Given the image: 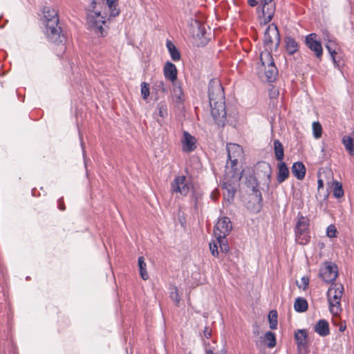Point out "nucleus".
I'll return each mask as SVG.
<instances>
[{
    "mask_svg": "<svg viewBox=\"0 0 354 354\" xmlns=\"http://www.w3.org/2000/svg\"><path fill=\"white\" fill-rule=\"evenodd\" d=\"M259 195H260V198H259V201H262V197H261V194H260Z\"/></svg>",
    "mask_w": 354,
    "mask_h": 354,
    "instance_id": "obj_57",
    "label": "nucleus"
},
{
    "mask_svg": "<svg viewBox=\"0 0 354 354\" xmlns=\"http://www.w3.org/2000/svg\"><path fill=\"white\" fill-rule=\"evenodd\" d=\"M337 230L335 225H330L327 227L326 234L330 238H334L337 236Z\"/></svg>",
    "mask_w": 354,
    "mask_h": 354,
    "instance_id": "obj_43",
    "label": "nucleus"
},
{
    "mask_svg": "<svg viewBox=\"0 0 354 354\" xmlns=\"http://www.w3.org/2000/svg\"><path fill=\"white\" fill-rule=\"evenodd\" d=\"M343 290L344 287L341 284L337 288L330 287L327 292L328 299H341Z\"/></svg>",
    "mask_w": 354,
    "mask_h": 354,
    "instance_id": "obj_24",
    "label": "nucleus"
},
{
    "mask_svg": "<svg viewBox=\"0 0 354 354\" xmlns=\"http://www.w3.org/2000/svg\"><path fill=\"white\" fill-rule=\"evenodd\" d=\"M330 57H331V59H332L333 63L334 64V66L335 68L339 69L341 66H342V63H341L339 59H337V55H333V56H332Z\"/></svg>",
    "mask_w": 354,
    "mask_h": 354,
    "instance_id": "obj_46",
    "label": "nucleus"
},
{
    "mask_svg": "<svg viewBox=\"0 0 354 354\" xmlns=\"http://www.w3.org/2000/svg\"><path fill=\"white\" fill-rule=\"evenodd\" d=\"M346 325H341V326H339V330H340L341 332L344 331V330H346Z\"/></svg>",
    "mask_w": 354,
    "mask_h": 354,
    "instance_id": "obj_54",
    "label": "nucleus"
},
{
    "mask_svg": "<svg viewBox=\"0 0 354 354\" xmlns=\"http://www.w3.org/2000/svg\"><path fill=\"white\" fill-rule=\"evenodd\" d=\"M269 95L271 99H276L279 95V91L276 89H271L269 92Z\"/></svg>",
    "mask_w": 354,
    "mask_h": 354,
    "instance_id": "obj_47",
    "label": "nucleus"
},
{
    "mask_svg": "<svg viewBox=\"0 0 354 354\" xmlns=\"http://www.w3.org/2000/svg\"><path fill=\"white\" fill-rule=\"evenodd\" d=\"M261 7V13L259 14V17L263 22H270L275 13L276 4L274 0H260Z\"/></svg>",
    "mask_w": 354,
    "mask_h": 354,
    "instance_id": "obj_11",
    "label": "nucleus"
},
{
    "mask_svg": "<svg viewBox=\"0 0 354 354\" xmlns=\"http://www.w3.org/2000/svg\"><path fill=\"white\" fill-rule=\"evenodd\" d=\"M342 142L350 156H354V136H344Z\"/></svg>",
    "mask_w": 354,
    "mask_h": 354,
    "instance_id": "obj_25",
    "label": "nucleus"
},
{
    "mask_svg": "<svg viewBox=\"0 0 354 354\" xmlns=\"http://www.w3.org/2000/svg\"><path fill=\"white\" fill-rule=\"evenodd\" d=\"M209 103L225 101V93L221 82L217 79L211 80L208 86Z\"/></svg>",
    "mask_w": 354,
    "mask_h": 354,
    "instance_id": "obj_6",
    "label": "nucleus"
},
{
    "mask_svg": "<svg viewBox=\"0 0 354 354\" xmlns=\"http://www.w3.org/2000/svg\"><path fill=\"white\" fill-rule=\"evenodd\" d=\"M232 230L230 219L227 216L221 218L216 223L214 229V234L217 239L225 238Z\"/></svg>",
    "mask_w": 354,
    "mask_h": 354,
    "instance_id": "obj_12",
    "label": "nucleus"
},
{
    "mask_svg": "<svg viewBox=\"0 0 354 354\" xmlns=\"http://www.w3.org/2000/svg\"><path fill=\"white\" fill-rule=\"evenodd\" d=\"M217 241L219 243L221 251L223 253L228 252L230 250V247L227 243L225 238H221L219 239H217Z\"/></svg>",
    "mask_w": 354,
    "mask_h": 354,
    "instance_id": "obj_40",
    "label": "nucleus"
},
{
    "mask_svg": "<svg viewBox=\"0 0 354 354\" xmlns=\"http://www.w3.org/2000/svg\"><path fill=\"white\" fill-rule=\"evenodd\" d=\"M308 304L306 299L303 297L296 298L294 303V309L297 313H304L308 310Z\"/></svg>",
    "mask_w": 354,
    "mask_h": 354,
    "instance_id": "obj_27",
    "label": "nucleus"
},
{
    "mask_svg": "<svg viewBox=\"0 0 354 354\" xmlns=\"http://www.w3.org/2000/svg\"><path fill=\"white\" fill-rule=\"evenodd\" d=\"M239 182V180H235L231 176L228 175L227 171H225L222 188L224 198L229 203L234 200L236 191V185Z\"/></svg>",
    "mask_w": 354,
    "mask_h": 354,
    "instance_id": "obj_8",
    "label": "nucleus"
},
{
    "mask_svg": "<svg viewBox=\"0 0 354 354\" xmlns=\"http://www.w3.org/2000/svg\"><path fill=\"white\" fill-rule=\"evenodd\" d=\"M41 20L46 22H59V17L57 10L50 6H45L42 9Z\"/></svg>",
    "mask_w": 354,
    "mask_h": 354,
    "instance_id": "obj_18",
    "label": "nucleus"
},
{
    "mask_svg": "<svg viewBox=\"0 0 354 354\" xmlns=\"http://www.w3.org/2000/svg\"><path fill=\"white\" fill-rule=\"evenodd\" d=\"M289 176V169L284 162L278 164L277 181L279 183L284 182Z\"/></svg>",
    "mask_w": 354,
    "mask_h": 354,
    "instance_id": "obj_22",
    "label": "nucleus"
},
{
    "mask_svg": "<svg viewBox=\"0 0 354 354\" xmlns=\"http://www.w3.org/2000/svg\"><path fill=\"white\" fill-rule=\"evenodd\" d=\"M141 94L142 98L145 100L147 99L150 94L149 85L146 82L141 84Z\"/></svg>",
    "mask_w": 354,
    "mask_h": 354,
    "instance_id": "obj_41",
    "label": "nucleus"
},
{
    "mask_svg": "<svg viewBox=\"0 0 354 354\" xmlns=\"http://www.w3.org/2000/svg\"><path fill=\"white\" fill-rule=\"evenodd\" d=\"M118 0H106V5L109 8V15L111 17L118 16L120 13V9L118 6Z\"/></svg>",
    "mask_w": 354,
    "mask_h": 354,
    "instance_id": "obj_31",
    "label": "nucleus"
},
{
    "mask_svg": "<svg viewBox=\"0 0 354 354\" xmlns=\"http://www.w3.org/2000/svg\"><path fill=\"white\" fill-rule=\"evenodd\" d=\"M211 114L216 124L224 127L226 122V110L225 101H218L216 103H209Z\"/></svg>",
    "mask_w": 354,
    "mask_h": 354,
    "instance_id": "obj_7",
    "label": "nucleus"
},
{
    "mask_svg": "<svg viewBox=\"0 0 354 354\" xmlns=\"http://www.w3.org/2000/svg\"><path fill=\"white\" fill-rule=\"evenodd\" d=\"M333 194L334 197L336 198H342L344 194L342 183L337 180H335L333 183Z\"/></svg>",
    "mask_w": 354,
    "mask_h": 354,
    "instance_id": "obj_34",
    "label": "nucleus"
},
{
    "mask_svg": "<svg viewBox=\"0 0 354 354\" xmlns=\"http://www.w3.org/2000/svg\"><path fill=\"white\" fill-rule=\"evenodd\" d=\"M79 137H80V145H81V147H82V149L83 156L85 157L86 151H85L84 143L83 142L82 134L80 133V131H79Z\"/></svg>",
    "mask_w": 354,
    "mask_h": 354,
    "instance_id": "obj_48",
    "label": "nucleus"
},
{
    "mask_svg": "<svg viewBox=\"0 0 354 354\" xmlns=\"http://www.w3.org/2000/svg\"><path fill=\"white\" fill-rule=\"evenodd\" d=\"M305 43L308 48L314 52L317 58L322 57L323 53L322 46L315 33H310L306 37Z\"/></svg>",
    "mask_w": 354,
    "mask_h": 354,
    "instance_id": "obj_14",
    "label": "nucleus"
},
{
    "mask_svg": "<svg viewBox=\"0 0 354 354\" xmlns=\"http://www.w3.org/2000/svg\"><path fill=\"white\" fill-rule=\"evenodd\" d=\"M268 319L270 323V328L274 330L277 327V312L276 310H271L268 315Z\"/></svg>",
    "mask_w": 354,
    "mask_h": 354,
    "instance_id": "obj_36",
    "label": "nucleus"
},
{
    "mask_svg": "<svg viewBox=\"0 0 354 354\" xmlns=\"http://www.w3.org/2000/svg\"><path fill=\"white\" fill-rule=\"evenodd\" d=\"M209 250L211 251V254H212V256L218 257V246H217V245L216 243H209Z\"/></svg>",
    "mask_w": 354,
    "mask_h": 354,
    "instance_id": "obj_45",
    "label": "nucleus"
},
{
    "mask_svg": "<svg viewBox=\"0 0 354 354\" xmlns=\"http://www.w3.org/2000/svg\"><path fill=\"white\" fill-rule=\"evenodd\" d=\"M227 151V161L225 171H227L235 180H240L242 177L243 169L241 163L243 159V148L234 143L227 144L226 146Z\"/></svg>",
    "mask_w": 354,
    "mask_h": 354,
    "instance_id": "obj_1",
    "label": "nucleus"
},
{
    "mask_svg": "<svg viewBox=\"0 0 354 354\" xmlns=\"http://www.w3.org/2000/svg\"><path fill=\"white\" fill-rule=\"evenodd\" d=\"M295 339L299 350L305 349L308 344V333L305 329H299L295 332Z\"/></svg>",
    "mask_w": 354,
    "mask_h": 354,
    "instance_id": "obj_19",
    "label": "nucleus"
},
{
    "mask_svg": "<svg viewBox=\"0 0 354 354\" xmlns=\"http://www.w3.org/2000/svg\"><path fill=\"white\" fill-rule=\"evenodd\" d=\"M309 220L299 214L295 227V240L300 245H306L310 240L309 235Z\"/></svg>",
    "mask_w": 354,
    "mask_h": 354,
    "instance_id": "obj_3",
    "label": "nucleus"
},
{
    "mask_svg": "<svg viewBox=\"0 0 354 354\" xmlns=\"http://www.w3.org/2000/svg\"><path fill=\"white\" fill-rule=\"evenodd\" d=\"M301 284H299L298 281L296 282L298 288H301L304 290H306L309 285V278L308 277L304 276L301 279Z\"/></svg>",
    "mask_w": 354,
    "mask_h": 354,
    "instance_id": "obj_42",
    "label": "nucleus"
},
{
    "mask_svg": "<svg viewBox=\"0 0 354 354\" xmlns=\"http://www.w3.org/2000/svg\"><path fill=\"white\" fill-rule=\"evenodd\" d=\"M314 331L321 337L330 334L329 324L326 319H319L314 326Z\"/></svg>",
    "mask_w": 354,
    "mask_h": 354,
    "instance_id": "obj_20",
    "label": "nucleus"
},
{
    "mask_svg": "<svg viewBox=\"0 0 354 354\" xmlns=\"http://www.w3.org/2000/svg\"><path fill=\"white\" fill-rule=\"evenodd\" d=\"M163 74L165 77L169 80L172 84L178 83L176 82L178 77V71L174 64L171 62H167L163 67Z\"/></svg>",
    "mask_w": 354,
    "mask_h": 354,
    "instance_id": "obj_17",
    "label": "nucleus"
},
{
    "mask_svg": "<svg viewBox=\"0 0 354 354\" xmlns=\"http://www.w3.org/2000/svg\"><path fill=\"white\" fill-rule=\"evenodd\" d=\"M171 95L174 106L178 109H180L183 106L185 95L180 83H174L172 84Z\"/></svg>",
    "mask_w": 354,
    "mask_h": 354,
    "instance_id": "obj_15",
    "label": "nucleus"
},
{
    "mask_svg": "<svg viewBox=\"0 0 354 354\" xmlns=\"http://www.w3.org/2000/svg\"><path fill=\"white\" fill-rule=\"evenodd\" d=\"M3 26H0V28H3Z\"/></svg>",
    "mask_w": 354,
    "mask_h": 354,
    "instance_id": "obj_58",
    "label": "nucleus"
},
{
    "mask_svg": "<svg viewBox=\"0 0 354 354\" xmlns=\"http://www.w3.org/2000/svg\"><path fill=\"white\" fill-rule=\"evenodd\" d=\"M261 61L265 68V75L269 82H273L277 77L278 69L274 64V59L269 52L261 54Z\"/></svg>",
    "mask_w": 354,
    "mask_h": 354,
    "instance_id": "obj_5",
    "label": "nucleus"
},
{
    "mask_svg": "<svg viewBox=\"0 0 354 354\" xmlns=\"http://www.w3.org/2000/svg\"><path fill=\"white\" fill-rule=\"evenodd\" d=\"M158 115L161 119L157 118V122L160 125L162 123V119L165 118L168 115L167 106L165 102H161L158 104Z\"/></svg>",
    "mask_w": 354,
    "mask_h": 354,
    "instance_id": "obj_29",
    "label": "nucleus"
},
{
    "mask_svg": "<svg viewBox=\"0 0 354 354\" xmlns=\"http://www.w3.org/2000/svg\"><path fill=\"white\" fill-rule=\"evenodd\" d=\"M264 44L270 48L274 43L278 46L280 43V34L276 24H270L264 32Z\"/></svg>",
    "mask_w": 354,
    "mask_h": 354,
    "instance_id": "obj_9",
    "label": "nucleus"
},
{
    "mask_svg": "<svg viewBox=\"0 0 354 354\" xmlns=\"http://www.w3.org/2000/svg\"><path fill=\"white\" fill-rule=\"evenodd\" d=\"M329 303V310L333 315H338L342 310L340 300L341 299H328Z\"/></svg>",
    "mask_w": 354,
    "mask_h": 354,
    "instance_id": "obj_30",
    "label": "nucleus"
},
{
    "mask_svg": "<svg viewBox=\"0 0 354 354\" xmlns=\"http://www.w3.org/2000/svg\"><path fill=\"white\" fill-rule=\"evenodd\" d=\"M153 89L157 94H165L167 92V88L162 80H158L154 83Z\"/></svg>",
    "mask_w": 354,
    "mask_h": 354,
    "instance_id": "obj_35",
    "label": "nucleus"
},
{
    "mask_svg": "<svg viewBox=\"0 0 354 354\" xmlns=\"http://www.w3.org/2000/svg\"><path fill=\"white\" fill-rule=\"evenodd\" d=\"M196 138L191 135L188 131H183V138L181 140L182 150L184 152L189 153L196 149Z\"/></svg>",
    "mask_w": 354,
    "mask_h": 354,
    "instance_id": "obj_16",
    "label": "nucleus"
},
{
    "mask_svg": "<svg viewBox=\"0 0 354 354\" xmlns=\"http://www.w3.org/2000/svg\"><path fill=\"white\" fill-rule=\"evenodd\" d=\"M167 48L169 53L170 57L174 62H177L180 59V53L177 49L174 44L170 40H167Z\"/></svg>",
    "mask_w": 354,
    "mask_h": 354,
    "instance_id": "obj_26",
    "label": "nucleus"
},
{
    "mask_svg": "<svg viewBox=\"0 0 354 354\" xmlns=\"http://www.w3.org/2000/svg\"><path fill=\"white\" fill-rule=\"evenodd\" d=\"M192 187V183L185 176H178L171 183L173 192L180 193L182 196H187Z\"/></svg>",
    "mask_w": 354,
    "mask_h": 354,
    "instance_id": "obj_10",
    "label": "nucleus"
},
{
    "mask_svg": "<svg viewBox=\"0 0 354 354\" xmlns=\"http://www.w3.org/2000/svg\"><path fill=\"white\" fill-rule=\"evenodd\" d=\"M96 3V1L95 0H93L92 1V4H95Z\"/></svg>",
    "mask_w": 354,
    "mask_h": 354,
    "instance_id": "obj_56",
    "label": "nucleus"
},
{
    "mask_svg": "<svg viewBox=\"0 0 354 354\" xmlns=\"http://www.w3.org/2000/svg\"><path fill=\"white\" fill-rule=\"evenodd\" d=\"M43 24L44 27H41V29L47 39L57 46H60V50L64 51L66 48L64 43L66 41V36L63 33L61 27L58 26L59 24Z\"/></svg>",
    "mask_w": 354,
    "mask_h": 354,
    "instance_id": "obj_2",
    "label": "nucleus"
},
{
    "mask_svg": "<svg viewBox=\"0 0 354 354\" xmlns=\"http://www.w3.org/2000/svg\"><path fill=\"white\" fill-rule=\"evenodd\" d=\"M259 167H262L265 170V174L267 176L268 183L271 182V178H272V169L269 163L263 162L261 163H259Z\"/></svg>",
    "mask_w": 354,
    "mask_h": 354,
    "instance_id": "obj_38",
    "label": "nucleus"
},
{
    "mask_svg": "<svg viewBox=\"0 0 354 354\" xmlns=\"http://www.w3.org/2000/svg\"><path fill=\"white\" fill-rule=\"evenodd\" d=\"M203 333H204V335L205 336L206 338H209L211 337V330H209L208 328H205L204 331H203Z\"/></svg>",
    "mask_w": 354,
    "mask_h": 354,
    "instance_id": "obj_52",
    "label": "nucleus"
},
{
    "mask_svg": "<svg viewBox=\"0 0 354 354\" xmlns=\"http://www.w3.org/2000/svg\"><path fill=\"white\" fill-rule=\"evenodd\" d=\"M207 24H190V30L193 37L198 39V46H203L207 44L211 36L210 27L206 26Z\"/></svg>",
    "mask_w": 354,
    "mask_h": 354,
    "instance_id": "obj_4",
    "label": "nucleus"
},
{
    "mask_svg": "<svg viewBox=\"0 0 354 354\" xmlns=\"http://www.w3.org/2000/svg\"><path fill=\"white\" fill-rule=\"evenodd\" d=\"M317 184H318V189L319 190L321 188H323L324 187V181L322 179H318L317 180Z\"/></svg>",
    "mask_w": 354,
    "mask_h": 354,
    "instance_id": "obj_53",
    "label": "nucleus"
},
{
    "mask_svg": "<svg viewBox=\"0 0 354 354\" xmlns=\"http://www.w3.org/2000/svg\"><path fill=\"white\" fill-rule=\"evenodd\" d=\"M138 267L141 278L143 280L148 279L149 275L147 271V265L146 263L145 262V258L143 257H140L138 258Z\"/></svg>",
    "mask_w": 354,
    "mask_h": 354,
    "instance_id": "obj_33",
    "label": "nucleus"
},
{
    "mask_svg": "<svg viewBox=\"0 0 354 354\" xmlns=\"http://www.w3.org/2000/svg\"><path fill=\"white\" fill-rule=\"evenodd\" d=\"M273 145L275 158L278 161H282L284 158V149L283 145L279 140H274Z\"/></svg>",
    "mask_w": 354,
    "mask_h": 354,
    "instance_id": "obj_28",
    "label": "nucleus"
},
{
    "mask_svg": "<svg viewBox=\"0 0 354 354\" xmlns=\"http://www.w3.org/2000/svg\"><path fill=\"white\" fill-rule=\"evenodd\" d=\"M266 340L268 341L267 346L268 348H273L276 345V337L274 333L268 331L266 333L265 335Z\"/></svg>",
    "mask_w": 354,
    "mask_h": 354,
    "instance_id": "obj_37",
    "label": "nucleus"
},
{
    "mask_svg": "<svg viewBox=\"0 0 354 354\" xmlns=\"http://www.w3.org/2000/svg\"><path fill=\"white\" fill-rule=\"evenodd\" d=\"M221 353L222 354H227V351L225 349H222Z\"/></svg>",
    "mask_w": 354,
    "mask_h": 354,
    "instance_id": "obj_55",
    "label": "nucleus"
},
{
    "mask_svg": "<svg viewBox=\"0 0 354 354\" xmlns=\"http://www.w3.org/2000/svg\"><path fill=\"white\" fill-rule=\"evenodd\" d=\"M313 136L316 139L319 138L322 136V128L319 122H314L313 123Z\"/></svg>",
    "mask_w": 354,
    "mask_h": 354,
    "instance_id": "obj_39",
    "label": "nucleus"
},
{
    "mask_svg": "<svg viewBox=\"0 0 354 354\" xmlns=\"http://www.w3.org/2000/svg\"><path fill=\"white\" fill-rule=\"evenodd\" d=\"M170 297L171 299L175 301L176 305L179 304L180 297L176 287H174V291L171 292Z\"/></svg>",
    "mask_w": 354,
    "mask_h": 354,
    "instance_id": "obj_44",
    "label": "nucleus"
},
{
    "mask_svg": "<svg viewBox=\"0 0 354 354\" xmlns=\"http://www.w3.org/2000/svg\"><path fill=\"white\" fill-rule=\"evenodd\" d=\"M58 207H59V209L62 211L65 209V205L63 203L62 198H59L58 200Z\"/></svg>",
    "mask_w": 354,
    "mask_h": 354,
    "instance_id": "obj_51",
    "label": "nucleus"
},
{
    "mask_svg": "<svg viewBox=\"0 0 354 354\" xmlns=\"http://www.w3.org/2000/svg\"><path fill=\"white\" fill-rule=\"evenodd\" d=\"M320 277L326 283H333L338 276V268L335 263L326 262L319 271Z\"/></svg>",
    "mask_w": 354,
    "mask_h": 354,
    "instance_id": "obj_13",
    "label": "nucleus"
},
{
    "mask_svg": "<svg viewBox=\"0 0 354 354\" xmlns=\"http://www.w3.org/2000/svg\"><path fill=\"white\" fill-rule=\"evenodd\" d=\"M326 49L328 50V53H329V54H330V57H332V56H333V55H337V53H336L335 50V49H333V48L330 46V44H327V45L326 46Z\"/></svg>",
    "mask_w": 354,
    "mask_h": 354,
    "instance_id": "obj_49",
    "label": "nucleus"
},
{
    "mask_svg": "<svg viewBox=\"0 0 354 354\" xmlns=\"http://www.w3.org/2000/svg\"><path fill=\"white\" fill-rule=\"evenodd\" d=\"M248 2L252 7H254L259 4L260 5V0H248Z\"/></svg>",
    "mask_w": 354,
    "mask_h": 354,
    "instance_id": "obj_50",
    "label": "nucleus"
},
{
    "mask_svg": "<svg viewBox=\"0 0 354 354\" xmlns=\"http://www.w3.org/2000/svg\"><path fill=\"white\" fill-rule=\"evenodd\" d=\"M286 49L287 53L292 55L299 50L298 42L291 37H286L285 39Z\"/></svg>",
    "mask_w": 354,
    "mask_h": 354,
    "instance_id": "obj_23",
    "label": "nucleus"
},
{
    "mask_svg": "<svg viewBox=\"0 0 354 354\" xmlns=\"http://www.w3.org/2000/svg\"><path fill=\"white\" fill-rule=\"evenodd\" d=\"M306 171L305 165L302 162H296L292 166V172L298 180L304 179Z\"/></svg>",
    "mask_w": 354,
    "mask_h": 354,
    "instance_id": "obj_21",
    "label": "nucleus"
},
{
    "mask_svg": "<svg viewBox=\"0 0 354 354\" xmlns=\"http://www.w3.org/2000/svg\"><path fill=\"white\" fill-rule=\"evenodd\" d=\"M87 29L91 32L102 37H104L106 35V31L104 30L102 26L99 24H88Z\"/></svg>",
    "mask_w": 354,
    "mask_h": 354,
    "instance_id": "obj_32",
    "label": "nucleus"
},
{
    "mask_svg": "<svg viewBox=\"0 0 354 354\" xmlns=\"http://www.w3.org/2000/svg\"><path fill=\"white\" fill-rule=\"evenodd\" d=\"M353 136H354V131H353Z\"/></svg>",
    "mask_w": 354,
    "mask_h": 354,
    "instance_id": "obj_59",
    "label": "nucleus"
}]
</instances>
